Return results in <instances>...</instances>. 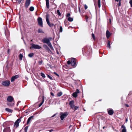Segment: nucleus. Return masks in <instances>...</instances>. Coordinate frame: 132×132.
I'll return each instance as SVG.
<instances>
[{"instance_id": "bf43d9fd", "label": "nucleus", "mask_w": 132, "mask_h": 132, "mask_svg": "<svg viewBox=\"0 0 132 132\" xmlns=\"http://www.w3.org/2000/svg\"><path fill=\"white\" fill-rule=\"evenodd\" d=\"M101 100H99L98 101H101Z\"/></svg>"}, {"instance_id": "f3484780", "label": "nucleus", "mask_w": 132, "mask_h": 132, "mask_svg": "<svg viewBox=\"0 0 132 132\" xmlns=\"http://www.w3.org/2000/svg\"><path fill=\"white\" fill-rule=\"evenodd\" d=\"M110 35L111 34L110 32L109 31L107 30L106 32V36L108 39L109 38Z\"/></svg>"}, {"instance_id": "a211bd4d", "label": "nucleus", "mask_w": 132, "mask_h": 132, "mask_svg": "<svg viewBox=\"0 0 132 132\" xmlns=\"http://www.w3.org/2000/svg\"><path fill=\"white\" fill-rule=\"evenodd\" d=\"M121 128H123L122 131V132H126V128L125 127V126L123 125H122Z\"/></svg>"}, {"instance_id": "20e7f679", "label": "nucleus", "mask_w": 132, "mask_h": 132, "mask_svg": "<svg viewBox=\"0 0 132 132\" xmlns=\"http://www.w3.org/2000/svg\"><path fill=\"white\" fill-rule=\"evenodd\" d=\"M50 16L49 14H47L46 16V21L48 25L50 27H51L54 25L53 23H51L49 21V18Z\"/></svg>"}, {"instance_id": "6ab92c4d", "label": "nucleus", "mask_w": 132, "mask_h": 132, "mask_svg": "<svg viewBox=\"0 0 132 132\" xmlns=\"http://www.w3.org/2000/svg\"><path fill=\"white\" fill-rule=\"evenodd\" d=\"M46 5L47 9L49 8V0H46Z\"/></svg>"}, {"instance_id": "6e6d98bb", "label": "nucleus", "mask_w": 132, "mask_h": 132, "mask_svg": "<svg viewBox=\"0 0 132 132\" xmlns=\"http://www.w3.org/2000/svg\"><path fill=\"white\" fill-rule=\"evenodd\" d=\"M53 129H51L50 130V132H52V131H53Z\"/></svg>"}, {"instance_id": "5fc2aeb1", "label": "nucleus", "mask_w": 132, "mask_h": 132, "mask_svg": "<svg viewBox=\"0 0 132 132\" xmlns=\"http://www.w3.org/2000/svg\"><path fill=\"white\" fill-rule=\"evenodd\" d=\"M128 121V119L127 118H126V122H127Z\"/></svg>"}, {"instance_id": "052dcab7", "label": "nucleus", "mask_w": 132, "mask_h": 132, "mask_svg": "<svg viewBox=\"0 0 132 132\" xmlns=\"http://www.w3.org/2000/svg\"><path fill=\"white\" fill-rule=\"evenodd\" d=\"M75 12H76V13H77V12H76L75 10Z\"/></svg>"}, {"instance_id": "79ce46f5", "label": "nucleus", "mask_w": 132, "mask_h": 132, "mask_svg": "<svg viewBox=\"0 0 132 132\" xmlns=\"http://www.w3.org/2000/svg\"><path fill=\"white\" fill-rule=\"evenodd\" d=\"M67 63L69 65L70 64H71V61H68L67 62Z\"/></svg>"}, {"instance_id": "0eeeda50", "label": "nucleus", "mask_w": 132, "mask_h": 132, "mask_svg": "<svg viewBox=\"0 0 132 132\" xmlns=\"http://www.w3.org/2000/svg\"><path fill=\"white\" fill-rule=\"evenodd\" d=\"M21 117L19 119H18L15 122L14 126L16 128H17L19 126V123L21 122Z\"/></svg>"}, {"instance_id": "39448f33", "label": "nucleus", "mask_w": 132, "mask_h": 132, "mask_svg": "<svg viewBox=\"0 0 132 132\" xmlns=\"http://www.w3.org/2000/svg\"><path fill=\"white\" fill-rule=\"evenodd\" d=\"M68 114L67 112H65L64 113L61 112L60 113V115L61 119L62 120L64 119L67 117L68 115Z\"/></svg>"}, {"instance_id": "cd10ccee", "label": "nucleus", "mask_w": 132, "mask_h": 132, "mask_svg": "<svg viewBox=\"0 0 132 132\" xmlns=\"http://www.w3.org/2000/svg\"><path fill=\"white\" fill-rule=\"evenodd\" d=\"M23 57V55L21 54H20L19 55V57L20 60H22Z\"/></svg>"}, {"instance_id": "a18cd8bd", "label": "nucleus", "mask_w": 132, "mask_h": 132, "mask_svg": "<svg viewBox=\"0 0 132 132\" xmlns=\"http://www.w3.org/2000/svg\"><path fill=\"white\" fill-rule=\"evenodd\" d=\"M51 94L53 96H54L53 93L52 92H51Z\"/></svg>"}, {"instance_id": "5701e85b", "label": "nucleus", "mask_w": 132, "mask_h": 132, "mask_svg": "<svg viewBox=\"0 0 132 132\" xmlns=\"http://www.w3.org/2000/svg\"><path fill=\"white\" fill-rule=\"evenodd\" d=\"M101 0H98L97 3L98 6L99 8H100L101 7Z\"/></svg>"}, {"instance_id": "1a4fd4ad", "label": "nucleus", "mask_w": 132, "mask_h": 132, "mask_svg": "<svg viewBox=\"0 0 132 132\" xmlns=\"http://www.w3.org/2000/svg\"><path fill=\"white\" fill-rule=\"evenodd\" d=\"M37 20L39 25L41 27H43V23L42 18L40 17H39L37 19Z\"/></svg>"}, {"instance_id": "a878e982", "label": "nucleus", "mask_w": 132, "mask_h": 132, "mask_svg": "<svg viewBox=\"0 0 132 132\" xmlns=\"http://www.w3.org/2000/svg\"><path fill=\"white\" fill-rule=\"evenodd\" d=\"M34 7L33 6H31L29 8V10L31 11H32L34 10Z\"/></svg>"}, {"instance_id": "9d476101", "label": "nucleus", "mask_w": 132, "mask_h": 132, "mask_svg": "<svg viewBox=\"0 0 132 132\" xmlns=\"http://www.w3.org/2000/svg\"><path fill=\"white\" fill-rule=\"evenodd\" d=\"M31 3V0H26L25 2L24 7L26 9L30 5Z\"/></svg>"}, {"instance_id": "680f3d73", "label": "nucleus", "mask_w": 132, "mask_h": 132, "mask_svg": "<svg viewBox=\"0 0 132 132\" xmlns=\"http://www.w3.org/2000/svg\"><path fill=\"white\" fill-rule=\"evenodd\" d=\"M104 128V127H103V128Z\"/></svg>"}, {"instance_id": "b1692460", "label": "nucleus", "mask_w": 132, "mask_h": 132, "mask_svg": "<svg viewBox=\"0 0 132 132\" xmlns=\"http://www.w3.org/2000/svg\"><path fill=\"white\" fill-rule=\"evenodd\" d=\"M107 47L109 48H111V46L110 45V42L109 40H108V41Z\"/></svg>"}, {"instance_id": "423d86ee", "label": "nucleus", "mask_w": 132, "mask_h": 132, "mask_svg": "<svg viewBox=\"0 0 132 132\" xmlns=\"http://www.w3.org/2000/svg\"><path fill=\"white\" fill-rule=\"evenodd\" d=\"M10 84V82L9 80H4L2 81L1 84L5 87H8L9 86Z\"/></svg>"}, {"instance_id": "e433bc0d", "label": "nucleus", "mask_w": 132, "mask_h": 132, "mask_svg": "<svg viewBox=\"0 0 132 132\" xmlns=\"http://www.w3.org/2000/svg\"><path fill=\"white\" fill-rule=\"evenodd\" d=\"M43 62V61L42 60H41L39 61L38 63L39 65H41V64H42Z\"/></svg>"}, {"instance_id": "bb28decb", "label": "nucleus", "mask_w": 132, "mask_h": 132, "mask_svg": "<svg viewBox=\"0 0 132 132\" xmlns=\"http://www.w3.org/2000/svg\"><path fill=\"white\" fill-rule=\"evenodd\" d=\"M68 21L70 22H72L73 21V19L72 18H71L70 17L68 18Z\"/></svg>"}, {"instance_id": "7c9ffc66", "label": "nucleus", "mask_w": 132, "mask_h": 132, "mask_svg": "<svg viewBox=\"0 0 132 132\" xmlns=\"http://www.w3.org/2000/svg\"><path fill=\"white\" fill-rule=\"evenodd\" d=\"M41 76L43 78H45V74L43 72H41L40 73Z\"/></svg>"}, {"instance_id": "13d9d810", "label": "nucleus", "mask_w": 132, "mask_h": 132, "mask_svg": "<svg viewBox=\"0 0 132 132\" xmlns=\"http://www.w3.org/2000/svg\"><path fill=\"white\" fill-rule=\"evenodd\" d=\"M5 130H5V129H4V130H3V132H5Z\"/></svg>"}, {"instance_id": "4468645a", "label": "nucleus", "mask_w": 132, "mask_h": 132, "mask_svg": "<svg viewBox=\"0 0 132 132\" xmlns=\"http://www.w3.org/2000/svg\"><path fill=\"white\" fill-rule=\"evenodd\" d=\"M19 77V76L18 75H16L13 76L11 79V82H13L16 79L18 78Z\"/></svg>"}, {"instance_id": "393cba45", "label": "nucleus", "mask_w": 132, "mask_h": 132, "mask_svg": "<svg viewBox=\"0 0 132 132\" xmlns=\"http://www.w3.org/2000/svg\"><path fill=\"white\" fill-rule=\"evenodd\" d=\"M34 55V54L33 53H30L28 54V56L29 57H32Z\"/></svg>"}, {"instance_id": "ddd939ff", "label": "nucleus", "mask_w": 132, "mask_h": 132, "mask_svg": "<svg viewBox=\"0 0 132 132\" xmlns=\"http://www.w3.org/2000/svg\"><path fill=\"white\" fill-rule=\"evenodd\" d=\"M80 91L78 89H77L76 90V91L72 94V96L76 98L77 96V94L79 93Z\"/></svg>"}, {"instance_id": "37998d69", "label": "nucleus", "mask_w": 132, "mask_h": 132, "mask_svg": "<svg viewBox=\"0 0 132 132\" xmlns=\"http://www.w3.org/2000/svg\"><path fill=\"white\" fill-rule=\"evenodd\" d=\"M22 0H17L18 3L19 4H20Z\"/></svg>"}, {"instance_id": "4d7b16f0", "label": "nucleus", "mask_w": 132, "mask_h": 132, "mask_svg": "<svg viewBox=\"0 0 132 132\" xmlns=\"http://www.w3.org/2000/svg\"><path fill=\"white\" fill-rule=\"evenodd\" d=\"M56 115V114H54L53 116L52 117H54Z\"/></svg>"}, {"instance_id": "dca6fc26", "label": "nucleus", "mask_w": 132, "mask_h": 132, "mask_svg": "<svg viewBox=\"0 0 132 132\" xmlns=\"http://www.w3.org/2000/svg\"><path fill=\"white\" fill-rule=\"evenodd\" d=\"M34 117V116H32L30 117H29L28 119V120L27 121V124L28 125L30 121H31V119H34L33 117Z\"/></svg>"}, {"instance_id": "7ed1b4c3", "label": "nucleus", "mask_w": 132, "mask_h": 132, "mask_svg": "<svg viewBox=\"0 0 132 132\" xmlns=\"http://www.w3.org/2000/svg\"><path fill=\"white\" fill-rule=\"evenodd\" d=\"M82 51L83 52H87V54H88L91 53V49L90 46L87 45L82 48Z\"/></svg>"}, {"instance_id": "f257e3e1", "label": "nucleus", "mask_w": 132, "mask_h": 132, "mask_svg": "<svg viewBox=\"0 0 132 132\" xmlns=\"http://www.w3.org/2000/svg\"><path fill=\"white\" fill-rule=\"evenodd\" d=\"M52 38L51 37H49L48 38H45L42 39V42L46 44L52 50H53L54 48L50 42V40H52Z\"/></svg>"}, {"instance_id": "2f4dec72", "label": "nucleus", "mask_w": 132, "mask_h": 132, "mask_svg": "<svg viewBox=\"0 0 132 132\" xmlns=\"http://www.w3.org/2000/svg\"><path fill=\"white\" fill-rule=\"evenodd\" d=\"M28 128V126L26 127L24 129V131H25V132H27V130Z\"/></svg>"}, {"instance_id": "c756f323", "label": "nucleus", "mask_w": 132, "mask_h": 132, "mask_svg": "<svg viewBox=\"0 0 132 132\" xmlns=\"http://www.w3.org/2000/svg\"><path fill=\"white\" fill-rule=\"evenodd\" d=\"M57 14L59 15V16H61V14L59 10H57Z\"/></svg>"}, {"instance_id": "6e6552de", "label": "nucleus", "mask_w": 132, "mask_h": 132, "mask_svg": "<svg viewBox=\"0 0 132 132\" xmlns=\"http://www.w3.org/2000/svg\"><path fill=\"white\" fill-rule=\"evenodd\" d=\"M31 46L30 48L36 49H40L42 48L40 46L37 45H35L32 43L31 44Z\"/></svg>"}, {"instance_id": "9b49d317", "label": "nucleus", "mask_w": 132, "mask_h": 132, "mask_svg": "<svg viewBox=\"0 0 132 132\" xmlns=\"http://www.w3.org/2000/svg\"><path fill=\"white\" fill-rule=\"evenodd\" d=\"M71 65L73 67H75L76 64V59L74 58H72L71 60Z\"/></svg>"}, {"instance_id": "09e8293b", "label": "nucleus", "mask_w": 132, "mask_h": 132, "mask_svg": "<svg viewBox=\"0 0 132 132\" xmlns=\"http://www.w3.org/2000/svg\"><path fill=\"white\" fill-rule=\"evenodd\" d=\"M125 105L127 107H129V106L128 105V104H125Z\"/></svg>"}, {"instance_id": "2eb2a0df", "label": "nucleus", "mask_w": 132, "mask_h": 132, "mask_svg": "<svg viewBox=\"0 0 132 132\" xmlns=\"http://www.w3.org/2000/svg\"><path fill=\"white\" fill-rule=\"evenodd\" d=\"M108 110V113L109 115H113L114 113V111L112 109Z\"/></svg>"}, {"instance_id": "473e14b6", "label": "nucleus", "mask_w": 132, "mask_h": 132, "mask_svg": "<svg viewBox=\"0 0 132 132\" xmlns=\"http://www.w3.org/2000/svg\"><path fill=\"white\" fill-rule=\"evenodd\" d=\"M62 28L61 26L60 27L59 32H61L62 31Z\"/></svg>"}, {"instance_id": "4c0bfd02", "label": "nucleus", "mask_w": 132, "mask_h": 132, "mask_svg": "<svg viewBox=\"0 0 132 132\" xmlns=\"http://www.w3.org/2000/svg\"><path fill=\"white\" fill-rule=\"evenodd\" d=\"M129 3L130 5L132 7V0H130Z\"/></svg>"}, {"instance_id": "c03bdc74", "label": "nucleus", "mask_w": 132, "mask_h": 132, "mask_svg": "<svg viewBox=\"0 0 132 132\" xmlns=\"http://www.w3.org/2000/svg\"><path fill=\"white\" fill-rule=\"evenodd\" d=\"M121 4V1H119V3L118 4V7H119V6H120Z\"/></svg>"}, {"instance_id": "ea45409f", "label": "nucleus", "mask_w": 132, "mask_h": 132, "mask_svg": "<svg viewBox=\"0 0 132 132\" xmlns=\"http://www.w3.org/2000/svg\"><path fill=\"white\" fill-rule=\"evenodd\" d=\"M47 75V77L48 78H49L50 79H51V80H52V77H51V76H50V75Z\"/></svg>"}, {"instance_id": "a19ab883", "label": "nucleus", "mask_w": 132, "mask_h": 132, "mask_svg": "<svg viewBox=\"0 0 132 132\" xmlns=\"http://www.w3.org/2000/svg\"><path fill=\"white\" fill-rule=\"evenodd\" d=\"M79 108V107L78 106H75V107H74V108L75 109L74 110L75 111V110H77L78 108Z\"/></svg>"}, {"instance_id": "3c124183", "label": "nucleus", "mask_w": 132, "mask_h": 132, "mask_svg": "<svg viewBox=\"0 0 132 132\" xmlns=\"http://www.w3.org/2000/svg\"><path fill=\"white\" fill-rule=\"evenodd\" d=\"M10 51V49H8V53H9Z\"/></svg>"}, {"instance_id": "f8f14e48", "label": "nucleus", "mask_w": 132, "mask_h": 132, "mask_svg": "<svg viewBox=\"0 0 132 132\" xmlns=\"http://www.w3.org/2000/svg\"><path fill=\"white\" fill-rule=\"evenodd\" d=\"M69 104L71 108L72 109H73L75 107L74 101L72 100L70 101L69 103Z\"/></svg>"}, {"instance_id": "58836bf2", "label": "nucleus", "mask_w": 132, "mask_h": 132, "mask_svg": "<svg viewBox=\"0 0 132 132\" xmlns=\"http://www.w3.org/2000/svg\"><path fill=\"white\" fill-rule=\"evenodd\" d=\"M84 8L85 10L87 9L88 8V6L86 4L84 5Z\"/></svg>"}, {"instance_id": "49530a36", "label": "nucleus", "mask_w": 132, "mask_h": 132, "mask_svg": "<svg viewBox=\"0 0 132 132\" xmlns=\"http://www.w3.org/2000/svg\"><path fill=\"white\" fill-rule=\"evenodd\" d=\"M78 8H79V11L80 13H81V11H80V7L79 6L78 7Z\"/></svg>"}, {"instance_id": "8fccbe9b", "label": "nucleus", "mask_w": 132, "mask_h": 132, "mask_svg": "<svg viewBox=\"0 0 132 132\" xmlns=\"http://www.w3.org/2000/svg\"><path fill=\"white\" fill-rule=\"evenodd\" d=\"M85 18L86 19V21H87V19H88V17L87 16H85Z\"/></svg>"}, {"instance_id": "aec40b11", "label": "nucleus", "mask_w": 132, "mask_h": 132, "mask_svg": "<svg viewBox=\"0 0 132 132\" xmlns=\"http://www.w3.org/2000/svg\"><path fill=\"white\" fill-rule=\"evenodd\" d=\"M5 110L6 111L8 112H9L12 113L13 112V110H12L8 108H6L5 109Z\"/></svg>"}, {"instance_id": "f704fd0d", "label": "nucleus", "mask_w": 132, "mask_h": 132, "mask_svg": "<svg viewBox=\"0 0 132 132\" xmlns=\"http://www.w3.org/2000/svg\"><path fill=\"white\" fill-rule=\"evenodd\" d=\"M92 38L94 40H95V35L93 33H92Z\"/></svg>"}, {"instance_id": "de8ad7c7", "label": "nucleus", "mask_w": 132, "mask_h": 132, "mask_svg": "<svg viewBox=\"0 0 132 132\" xmlns=\"http://www.w3.org/2000/svg\"><path fill=\"white\" fill-rule=\"evenodd\" d=\"M54 74H55L56 75H57V76L59 77V75L57 73H56V72H54Z\"/></svg>"}, {"instance_id": "603ef678", "label": "nucleus", "mask_w": 132, "mask_h": 132, "mask_svg": "<svg viewBox=\"0 0 132 132\" xmlns=\"http://www.w3.org/2000/svg\"><path fill=\"white\" fill-rule=\"evenodd\" d=\"M27 110H26V111H25V113H28V112H27Z\"/></svg>"}, {"instance_id": "c9c22d12", "label": "nucleus", "mask_w": 132, "mask_h": 132, "mask_svg": "<svg viewBox=\"0 0 132 132\" xmlns=\"http://www.w3.org/2000/svg\"><path fill=\"white\" fill-rule=\"evenodd\" d=\"M38 33H43V32L42 29H39L38 30Z\"/></svg>"}, {"instance_id": "c85d7f7f", "label": "nucleus", "mask_w": 132, "mask_h": 132, "mask_svg": "<svg viewBox=\"0 0 132 132\" xmlns=\"http://www.w3.org/2000/svg\"><path fill=\"white\" fill-rule=\"evenodd\" d=\"M62 94V92H60L57 94V95L58 96L60 97L61 96Z\"/></svg>"}, {"instance_id": "4be33fe9", "label": "nucleus", "mask_w": 132, "mask_h": 132, "mask_svg": "<svg viewBox=\"0 0 132 132\" xmlns=\"http://www.w3.org/2000/svg\"><path fill=\"white\" fill-rule=\"evenodd\" d=\"M44 97L43 96V101L39 105V106H38L39 107H40L42 105V104H43V103L44 102Z\"/></svg>"}, {"instance_id": "864d4df0", "label": "nucleus", "mask_w": 132, "mask_h": 132, "mask_svg": "<svg viewBox=\"0 0 132 132\" xmlns=\"http://www.w3.org/2000/svg\"><path fill=\"white\" fill-rule=\"evenodd\" d=\"M115 0L117 2H119V1H121V0Z\"/></svg>"}, {"instance_id": "f03ea898", "label": "nucleus", "mask_w": 132, "mask_h": 132, "mask_svg": "<svg viewBox=\"0 0 132 132\" xmlns=\"http://www.w3.org/2000/svg\"><path fill=\"white\" fill-rule=\"evenodd\" d=\"M7 100L10 102H12V103H7V105L9 106H11L13 105L14 104V100L13 97L11 96H8L7 98Z\"/></svg>"}, {"instance_id": "412c9836", "label": "nucleus", "mask_w": 132, "mask_h": 132, "mask_svg": "<svg viewBox=\"0 0 132 132\" xmlns=\"http://www.w3.org/2000/svg\"><path fill=\"white\" fill-rule=\"evenodd\" d=\"M43 47L46 49V50H48V51H50V49L48 47V46H47V45H43Z\"/></svg>"}, {"instance_id": "72a5a7b5", "label": "nucleus", "mask_w": 132, "mask_h": 132, "mask_svg": "<svg viewBox=\"0 0 132 132\" xmlns=\"http://www.w3.org/2000/svg\"><path fill=\"white\" fill-rule=\"evenodd\" d=\"M70 14L69 13H67L66 15V16L68 18L70 17Z\"/></svg>"}]
</instances>
